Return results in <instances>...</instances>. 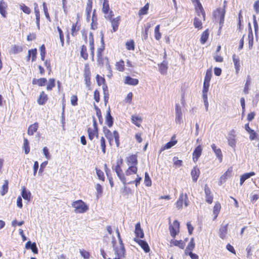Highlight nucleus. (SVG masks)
<instances>
[{"label":"nucleus","mask_w":259,"mask_h":259,"mask_svg":"<svg viewBox=\"0 0 259 259\" xmlns=\"http://www.w3.org/2000/svg\"><path fill=\"white\" fill-rule=\"evenodd\" d=\"M71 205L75 208L74 212L76 213H83L89 210V206L82 200L74 201Z\"/></svg>","instance_id":"nucleus-1"},{"label":"nucleus","mask_w":259,"mask_h":259,"mask_svg":"<svg viewBox=\"0 0 259 259\" xmlns=\"http://www.w3.org/2000/svg\"><path fill=\"white\" fill-rule=\"evenodd\" d=\"M224 7H225V6ZM225 13L226 12L225 8H224L223 9H222L221 8H218L213 12V16L214 17L215 20L216 21H219L220 29H221L223 26Z\"/></svg>","instance_id":"nucleus-2"},{"label":"nucleus","mask_w":259,"mask_h":259,"mask_svg":"<svg viewBox=\"0 0 259 259\" xmlns=\"http://www.w3.org/2000/svg\"><path fill=\"white\" fill-rule=\"evenodd\" d=\"M209 83L203 82V90H202V97L203 102L206 111L208 110V102L207 99V92L209 90Z\"/></svg>","instance_id":"nucleus-3"},{"label":"nucleus","mask_w":259,"mask_h":259,"mask_svg":"<svg viewBox=\"0 0 259 259\" xmlns=\"http://www.w3.org/2000/svg\"><path fill=\"white\" fill-rule=\"evenodd\" d=\"M113 250L115 254L118 256L122 258L125 257V249L123 242L119 244V246L114 247Z\"/></svg>","instance_id":"nucleus-4"},{"label":"nucleus","mask_w":259,"mask_h":259,"mask_svg":"<svg viewBox=\"0 0 259 259\" xmlns=\"http://www.w3.org/2000/svg\"><path fill=\"white\" fill-rule=\"evenodd\" d=\"M176 109V119L175 121L177 123L181 124L183 122V114L181 106L179 104L175 105Z\"/></svg>","instance_id":"nucleus-5"},{"label":"nucleus","mask_w":259,"mask_h":259,"mask_svg":"<svg viewBox=\"0 0 259 259\" xmlns=\"http://www.w3.org/2000/svg\"><path fill=\"white\" fill-rule=\"evenodd\" d=\"M113 139H114L115 140V142L117 147H119L120 145L119 135L118 132L116 131H113L112 136L110 137L109 136V137L107 138V139L108 140L111 146L112 145Z\"/></svg>","instance_id":"nucleus-6"},{"label":"nucleus","mask_w":259,"mask_h":259,"mask_svg":"<svg viewBox=\"0 0 259 259\" xmlns=\"http://www.w3.org/2000/svg\"><path fill=\"white\" fill-rule=\"evenodd\" d=\"M134 240L137 242L144 250L146 253H148L150 251V249L147 242L143 240L139 239L138 238H135Z\"/></svg>","instance_id":"nucleus-7"},{"label":"nucleus","mask_w":259,"mask_h":259,"mask_svg":"<svg viewBox=\"0 0 259 259\" xmlns=\"http://www.w3.org/2000/svg\"><path fill=\"white\" fill-rule=\"evenodd\" d=\"M114 170L116 172L118 177L120 179V180L122 182V183L125 185L126 183V179L124 177V174L122 172V170L121 168V166L118 165H116L114 168Z\"/></svg>","instance_id":"nucleus-8"},{"label":"nucleus","mask_w":259,"mask_h":259,"mask_svg":"<svg viewBox=\"0 0 259 259\" xmlns=\"http://www.w3.org/2000/svg\"><path fill=\"white\" fill-rule=\"evenodd\" d=\"M204 192L205 194V200L209 203L211 204L213 201V196L211 194L210 189L208 187L207 185H205Z\"/></svg>","instance_id":"nucleus-9"},{"label":"nucleus","mask_w":259,"mask_h":259,"mask_svg":"<svg viewBox=\"0 0 259 259\" xmlns=\"http://www.w3.org/2000/svg\"><path fill=\"white\" fill-rule=\"evenodd\" d=\"M135 238H143L144 237V233L143 229L141 227L140 223H137L135 225Z\"/></svg>","instance_id":"nucleus-10"},{"label":"nucleus","mask_w":259,"mask_h":259,"mask_svg":"<svg viewBox=\"0 0 259 259\" xmlns=\"http://www.w3.org/2000/svg\"><path fill=\"white\" fill-rule=\"evenodd\" d=\"M202 151V148L200 145H198L195 148L192 154L193 160L194 162L198 160L201 155Z\"/></svg>","instance_id":"nucleus-11"},{"label":"nucleus","mask_w":259,"mask_h":259,"mask_svg":"<svg viewBox=\"0 0 259 259\" xmlns=\"http://www.w3.org/2000/svg\"><path fill=\"white\" fill-rule=\"evenodd\" d=\"M105 122L109 127H111L113 124L114 118L111 115V110L109 107L107 110Z\"/></svg>","instance_id":"nucleus-12"},{"label":"nucleus","mask_w":259,"mask_h":259,"mask_svg":"<svg viewBox=\"0 0 259 259\" xmlns=\"http://www.w3.org/2000/svg\"><path fill=\"white\" fill-rule=\"evenodd\" d=\"M25 248L27 249H31V251L35 254L38 253V248L35 242H31L29 241L25 244Z\"/></svg>","instance_id":"nucleus-13"},{"label":"nucleus","mask_w":259,"mask_h":259,"mask_svg":"<svg viewBox=\"0 0 259 259\" xmlns=\"http://www.w3.org/2000/svg\"><path fill=\"white\" fill-rule=\"evenodd\" d=\"M159 71L162 75H165L167 73L168 69V63L166 61H163L160 64H158Z\"/></svg>","instance_id":"nucleus-14"},{"label":"nucleus","mask_w":259,"mask_h":259,"mask_svg":"<svg viewBox=\"0 0 259 259\" xmlns=\"http://www.w3.org/2000/svg\"><path fill=\"white\" fill-rule=\"evenodd\" d=\"M175 136H173L171 138V139L170 141L167 142L163 147H162L160 149V152L166 150V149H169L171 148L172 146L175 145L177 143V141L176 140H174V139H175Z\"/></svg>","instance_id":"nucleus-15"},{"label":"nucleus","mask_w":259,"mask_h":259,"mask_svg":"<svg viewBox=\"0 0 259 259\" xmlns=\"http://www.w3.org/2000/svg\"><path fill=\"white\" fill-rule=\"evenodd\" d=\"M228 224L225 225H222L220 227L219 232L220 237L222 239H226V234H227Z\"/></svg>","instance_id":"nucleus-16"},{"label":"nucleus","mask_w":259,"mask_h":259,"mask_svg":"<svg viewBox=\"0 0 259 259\" xmlns=\"http://www.w3.org/2000/svg\"><path fill=\"white\" fill-rule=\"evenodd\" d=\"M48 99V95L45 94L44 91H42L39 95L37 99V103L39 105H43L45 104Z\"/></svg>","instance_id":"nucleus-17"},{"label":"nucleus","mask_w":259,"mask_h":259,"mask_svg":"<svg viewBox=\"0 0 259 259\" xmlns=\"http://www.w3.org/2000/svg\"><path fill=\"white\" fill-rule=\"evenodd\" d=\"M126 162L128 165L137 166L138 164L137 157L136 155H132L127 158Z\"/></svg>","instance_id":"nucleus-18"},{"label":"nucleus","mask_w":259,"mask_h":259,"mask_svg":"<svg viewBox=\"0 0 259 259\" xmlns=\"http://www.w3.org/2000/svg\"><path fill=\"white\" fill-rule=\"evenodd\" d=\"M200 170L197 166H194L192 169L191 172V175L192 178V180L194 182H196L200 175Z\"/></svg>","instance_id":"nucleus-19"},{"label":"nucleus","mask_w":259,"mask_h":259,"mask_svg":"<svg viewBox=\"0 0 259 259\" xmlns=\"http://www.w3.org/2000/svg\"><path fill=\"white\" fill-rule=\"evenodd\" d=\"M124 83L131 85H136L139 83V80L127 76L125 78Z\"/></svg>","instance_id":"nucleus-20"},{"label":"nucleus","mask_w":259,"mask_h":259,"mask_svg":"<svg viewBox=\"0 0 259 259\" xmlns=\"http://www.w3.org/2000/svg\"><path fill=\"white\" fill-rule=\"evenodd\" d=\"M211 147L217 158L219 159L220 161L221 162L222 161L223 155L221 149L217 148V147L214 144H212L211 145Z\"/></svg>","instance_id":"nucleus-21"},{"label":"nucleus","mask_w":259,"mask_h":259,"mask_svg":"<svg viewBox=\"0 0 259 259\" xmlns=\"http://www.w3.org/2000/svg\"><path fill=\"white\" fill-rule=\"evenodd\" d=\"M7 7V4L4 0H1L0 1V14L2 16L6 18L7 17V12L6 9Z\"/></svg>","instance_id":"nucleus-22"},{"label":"nucleus","mask_w":259,"mask_h":259,"mask_svg":"<svg viewBox=\"0 0 259 259\" xmlns=\"http://www.w3.org/2000/svg\"><path fill=\"white\" fill-rule=\"evenodd\" d=\"M233 61L234 64L235 69L236 73H238L240 70V59L238 56H237L235 54L233 55Z\"/></svg>","instance_id":"nucleus-23"},{"label":"nucleus","mask_w":259,"mask_h":259,"mask_svg":"<svg viewBox=\"0 0 259 259\" xmlns=\"http://www.w3.org/2000/svg\"><path fill=\"white\" fill-rule=\"evenodd\" d=\"M120 20V17L118 16L115 18L112 19V20L110 21L111 22V25L113 32H115L117 30Z\"/></svg>","instance_id":"nucleus-24"},{"label":"nucleus","mask_w":259,"mask_h":259,"mask_svg":"<svg viewBox=\"0 0 259 259\" xmlns=\"http://www.w3.org/2000/svg\"><path fill=\"white\" fill-rule=\"evenodd\" d=\"M38 127V124L37 122H35L30 125L28 128L27 134L29 136H32L34 133H35Z\"/></svg>","instance_id":"nucleus-25"},{"label":"nucleus","mask_w":259,"mask_h":259,"mask_svg":"<svg viewBox=\"0 0 259 259\" xmlns=\"http://www.w3.org/2000/svg\"><path fill=\"white\" fill-rule=\"evenodd\" d=\"M21 195L24 199L29 201L31 197V194L29 191L26 190L25 187H23L22 192Z\"/></svg>","instance_id":"nucleus-26"},{"label":"nucleus","mask_w":259,"mask_h":259,"mask_svg":"<svg viewBox=\"0 0 259 259\" xmlns=\"http://www.w3.org/2000/svg\"><path fill=\"white\" fill-rule=\"evenodd\" d=\"M170 243L174 246H178L181 249H184L185 246V243L182 240H177L171 239L170 241Z\"/></svg>","instance_id":"nucleus-27"},{"label":"nucleus","mask_w":259,"mask_h":259,"mask_svg":"<svg viewBox=\"0 0 259 259\" xmlns=\"http://www.w3.org/2000/svg\"><path fill=\"white\" fill-rule=\"evenodd\" d=\"M195 245L194 239L193 238H192L185 250V254H187L189 251H192L194 249Z\"/></svg>","instance_id":"nucleus-28"},{"label":"nucleus","mask_w":259,"mask_h":259,"mask_svg":"<svg viewBox=\"0 0 259 259\" xmlns=\"http://www.w3.org/2000/svg\"><path fill=\"white\" fill-rule=\"evenodd\" d=\"M88 133L89 135V138L91 140H93L95 137L97 138H98V131H97L96 133V130H93V129H92L91 127H89L88 128Z\"/></svg>","instance_id":"nucleus-29"},{"label":"nucleus","mask_w":259,"mask_h":259,"mask_svg":"<svg viewBox=\"0 0 259 259\" xmlns=\"http://www.w3.org/2000/svg\"><path fill=\"white\" fill-rule=\"evenodd\" d=\"M22 47L20 46L13 45L10 50V53L16 54L22 51Z\"/></svg>","instance_id":"nucleus-30"},{"label":"nucleus","mask_w":259,"mask_h":259,"mask_svg":"<svg viewBox=\"0 0 259 259\" xmlns=\"http://www.w3.org/2000/svg\"><path fill=\"white\" fill-rule=\"evenodd\" d=\"M23 149L24 150L25 154H27L30 152L29 142L26 138H23Z\"/></svg>","instance_id":"nucleus-31"},{"label":"nucleus","mask_w":259,"mask_h":259,"mask_svg":"<svg viewBox=\"0 0 259 259\" xmlns=\"http://www.w3.org/2000/svg\"><path fill=\"white\" fill-rule=\"evenodd\" d=\"M209 36L208 30L206 29L203 32L201 35L200 41L202 44H204L207 40Z\"/></svg>","instance_id":"nucleus-32"},{"label":"nucleus","mask_w":259,"mask_h":259,"mask_svg":"<svg viewBox=\"0 0 259 259\" xmlns=\"http://www.w3.org/2000/svg\"><path fill=\"white\" fill-rule=\"evenodd\" d=\"M138 171V168L137 166H129L128 168L125 171V175L126 176H130L132 174H136Z\"/></svg>","instance_id":"nucleus-33"},{"label":"nucleus","mask_w":259,"mask_h":259,"mask_svg":"<svg viewBox=\"0 0 259 259\" xmlns=\"http://www.w3.org/2000/svg\"><path fill=\"white\" fill-rule=\"evenodd\" d=\"M35 5L36 6L34 8V12L35 14L36 17V23L37 27V28L39 29V21H40V15H39V11L38 9L37 8V5L35 3Z\"/></svg>","instance_id":"nucleus-34"},{"label":"nucleus","mask_w":259,"mask_h":259,"mask_svg":"<svg viewBox=\"0 0 259 259\" xmlns=\"http://www.w3.org/2000/svg\"><path fill=\"white\" fill-rule=\"evenodd\" d=\"M251 83V77L248 75L246 78V82L245 83L243 92L244 94H248L249 93V86Z\"/></svg>","instance_id":"nucleus-35"},{"label":"nucleus","mask_w":259,"mask_h":259,"mask_svg":"<svg viewBox=\"0 0 259 259\" xmlns=\"http://www.w3.org/2000/svg\"><path fill=\"white\" fill-rule=\"evenodd\" d=\"M80 56L85 60H87L88 58V54L87 53V47L85 45H82L81 46Z\"/></svg>","instance_id":"nucleus-36"},{"label":"nucleus","mask_w":259,"mask_h":259,"mask_svg":"<svg viewBox=\"0 0 259 259\" xmlns=\"http://www.w3.org/2000/svg\"><path fill=\"white\" fill-rule=\"evenodd\" d=\"M104 49L105 48H104V47H101L100 48L98 49L97 56L98 58V62L99 64L102 63L103 64V63L101 62L102 60V52Z\"/></svg>","instance_id":"nucleus-37"},{"label":"nucleus","mask_w":259,"mask_h":259,"mask_svg":"<svg viewBox=\"0 0 259 259\" xmlns=\"http://www.w3.org/2000/svg\"><path fill=\"white\" fill-rule=\"evenodd\" d=\"M184 195L183 193H181L178 200L176 203V207L178 209H180L182 207L183 201H184Z\"/></svg>","instance_id":"nucleus-38"},{"label":"nucleus","mask_w":259,"mask_h":259,"mask_svg":"<svg viewBox=\"0 0 259 259\" xmlns=\"http://www.w3.org/2000/svg\"><path fill=\"white\" fill-rule=\"evenodd\" d=\"M235 135H231L229 136L228 139V144L232 148H234L236 146V140L235 139Z\"/></svg>","instance_id":"nucleus-39"},{"label":"nucleus","mask_w":259,"mask_h":259,"mask_svg":"<svg viewBox=\"0 0 259 259\" xmlns=\"http://www.w3.org/2000/svg\"><path fill=\"white\" fill-rule=\"evenodd\" d=\"M253 23L254 25V32H255V36L256 39L258 38V24L257 21L256 20V16L255 15L253 16Z\"/></svg>","instance_id":"nucleus-40"},{"label":"nucleus","mask_w":259,"mask_h":259,"mask_svg":"<svg viewBox=\"0 0 259 259\" xmlns=\"http://www.w3.org/2000/svg\"><path fill=\"white\" fill-rule=\"evenodd\" d=\"M197 14L198 16H200V15H201L202 16V17L204 20L205 13V12H204V10L203 7L200 2H199V4H198V9L197 10Z\"/></svg>","instance_id":"nucleus-41"},{"label":"nucleus","mask_w":259,"mask_h":259,"mask_svg":"<svg viewBox=\"0 0 259 259\" xmlns=\"http://www.w3.org/2000/svg\"><path fill=\"white\" fill-rule=\"evenodd\" d=\"M116 68L119 71H123L124 69V62L123 60H120L116 63Z\"/></svg>","instance_id":"nucleus-42"},{"label":"nucleus","mask_w":259,"mask_h":259,"mask_svg":"<svg viewBox=\"0 0 259 259\" xmlns=\"http://www.w3.org/2000/svg\"><path fill=\"white\" fill-rule=\"evenodd\" d=\"M144 183L145 184V185L147 187H150L152 185L151 180L147 172H146L145 173Z\"/></svg>","instance_id":"nucleus-43"},{"label":"nucleus","mask_w":259,"mask_h":259,"mask_svg":"<svg viewBox=\"0 0 259 259\" xmlns=\"http://www.w3.org/2000/svg\"><path fill=\"white\" fill-rule=\"evenodd\" d=\"M211 76L212 74L211 70H207L204 77V80L203 82L209 83L211 78Z\"/></svg>","instance_id":"nucleus-44"},{"label":"nucleus","mask_w":259,"mask_h":259,"mask_svg":"<svg viewBox=\"0 0 259 259\" xmlns=\"http://www.w3.org/2000/svg\"><path fill=\"white\" fill-rule=\"evenodd\" d=\"M8 181L5 180L4 184L2 186V191H1V195L2 196L5 195L8 191Z\"/></svg>","instance_id":"nucleus-45"},{"label":"nucleus","mask_w":259,"mask_h":259,"mask_svg":"<svg viewBox=\"0 0 259 259\" xmlns=\"http://www.w3.org/2000/svg\"><path fill=\"white\" fill-rule=\"evenodd\" d=\"M55 86V79L54 78H50L49 80V83L47 86L48 91H51Z\"/></svg>","instance_id":"nucleus-46"},{"label":"nucleus","mask_w":259,"mask_h":259,"mask_svg":"<svg viewBox=\"0 0 259 259\" xmlns=\"http://www.w3.org/2000/svg\"><path fill=\"white\" fill-rule=\"evenodd\" d=\"M149 9V4H146L143 8H142L139 12V15H144L147 13Z\"/></svg>","instance_id":"nucleus-47"},{"label":"nucleus","mask_w":259,"mask_h":259,"mask_svg":"<svg viewBox=\"0 0 259 259\" xmlns=\"http://www.w3.org/2000/svg\"><path fill=\"white\" fill-rule=\"evenodd\" d=\"M160 25H158L155 27V38L156 40H159L161 38V34L159 31Z\"/></svg>","instance_id":"nucleus-48"},{"label":"nucleus","mask_w":259,"mask_h":259,"mask_svg":"<svg viewBox=\"0 0 259 259\" xmlns=\"http://www.w3.org/2000/svg\"><path fill=\"white\" fill-rule=\"evenodd\" d=\"M125 46L126 49L128 50H134L135 49V42L133 40L127 41Z\"/></svg>","instance_id":"nucleus-49"},{"label":"nucleus","mask_w":259,"mask_h":259,"mask_svg":"<svg viewBox=\"0 0 259 259\" xmlns=\"http://www.w3.org/2000/svg\"><path fill=\"white\" fill-rule=\"evenodd\" d=\"M221 209V205L220 203H215L213 207V214L215 215L214 218L218 217V215L220 212Z\"/></svg>","instance_id":"nucleus-50"},{"label":"nucleus","mask_w":259,"mask_h":259,"mask_svg":"<svg viewBox=\"0 0 259 259\" xmlns=\"http://www.w3.org/2000/svg\"><path fill=\"white\" fill-rule=\"evenodd\" d=\"M89 44L90 47V50L94 49V35L92 32L89 33Z\"/></svg>","instance_id":"nucleus-51"},{"label":"nucleus","mask_w":259,"mask_h":259,"mask_svg":"<svg viewBox=\"0 0 259 259\" xmlns=\"http://www.w3.org/2000/svg\"><path fill=\"white\" fill-rule=\"evenodd\" d=\"M101 147L102 152L105 154L106 153V141L103 137H102L100 139Z\"/></svg>","instance_id":"nucleus-52"},{"label":"nucleus","mask_w":259,"mask_h":259,"mask_svg":"<svg viewBox=\"0 0 259 259\" xmlns=\"http://www.w3.org/2000/svg\"><path fill=\"white\" fill-rule=\"evenodd\" d=\"M194 26L195 28H197L198 29L202 28V22L201 21L199 20L198 18L195 17L194 19Z\"/></svg>","instance_id":"nucleus-53"},{"label":"nucleus","mask_w":259,"mask_h":259,"mask_svg":"<svg viewBox=\"0 0 259 259\" xmlns=\"http://www.w3.org/2000/svg\"><path fill=\"white\" fill-rule=\"evenodd\" d=\"M169 231L170 235L173 238H175L179 233V230L175 229L174 227H172L171 225L169 226Z\"/></svg>","instance_id":"nucleus-54"},{"label":"nucleus","mask_w":259,"mask_h":259,"mask_svg":"<svg viewBox=\"0 0 259 259\" xmlns=\"http://www.w3.org/2000/svg\"><path fill=\"white\" fill-rule=\"evenodd\" d=\"M29 54H30L31 56L32 57V61H35L36 59V55H37V50L36 49H31L29 50L28 51Z\"/></svg>","instance_id":"nucleus-55"},{"label":"nucleus","mask_w":259,"mask_h":259,"mask_svg":"<svg viewBox=\"0 0 259 259\" xmlns=\"http://www.w3.org/2000/svg\"><path fill=\"white\" fill-rule=\"evenodd\" d=\"M83 76L84 78L91 77V71L89 65L88 64L85 65V67L84 68Z\"/></svg>","instance_id":"nucleus-56"},{"label":"nucleus","mask_w":259,"mask_h":259,"mask_svg":"<svg viewBox=\"0 0 259 259\" xmlns=\"http://www.w3.org/2000/svg\"><path fill=\"white\" fill-rule=\"evenodd\" d=\"M57 30L59 34V38L61 42L62 46H63L64 44V39L63 31L61 28L59 26L57 27Z\"/></svg>","instance_id":"nucleus-57"},{"label":"nucleus","mask_w":259,"mask_h":259,"mask_svg":"<svg viewBox=\"0 0 259 259\" xmlns=\"http://www.w3.org/2000/svg\"><path fill=\"white\" fill-rule=\"evenodd\" d=\"M20 9L25 13L29 14L31 12V10L29 7L26 6L24 4L20 5Z\"/></svg>","instance_id":"nucleus-58"},{"label":"nucleus","mask_w":259,"mask_h":259,"mask_svg":"<svg viewBox=\"0 0 259 259\" xmlns=\"http://www.w3.org/2000/svg\"><path fill=\"white\" fill-rule=\"evenodd\" d=\"M42 6H43V9H44V13H45V15L46 16V18L50 21V15H49V14L48 13V8H47V4L45 2H44L43 4H42Z\"/></svg>","instance_id":"nucleus-59"},{"label":"nucleus","mask_w":259,"mask_h":259,"mask_svg":"<svg viewBox=\"0 0 259 259\" xmlns=\"http://www.w3.org/2000/svg\"><path fill=\"white\" fill-rule=\"evenodd\" d=\"M96 80L99 85H101L102 84H104L105 82V78L100 76L99 74L96 75Z\"/></svg>","instance_id":"nucleus-60"},{"label":"nucleus","mask_w":259,"mask_h":259,"mask_svg":"<svg viewBox=\"0 0 259 259\" xmlns=\"http://www.w3.org/2000/svg\"><path fill=\"white\" fill-rule=\"evenodd\" d=\"M103 131L104 134L106 138L113 135V133H112L111 131L106 126L103 127Z\"/></svg>","instance_id":"nucleus-61"},{"label":"nucleus","mask_w":259,"mask_h":259,"mask_svg":"<svg viewBox=\"0 0 259 259\" xmlns=\"http://www.w3.org/2000/svg\"><path fill=\"white\" fill-rule=\"evenodd\" d=\"M43 154L45 155V157L48 159H50L51 157V155L49 151L48 148L47 147H45L43 148L42 149Z\"/></svg>","instance_id":"nucleus-62"},{"label":"nucleus","mask_w":259,"mask_h":259,"mask_svg":"<svg viewBox=\"0 0 259 259\" xmlns=\"http://www.w3.org/2000/svg\"><path fill=\"white\" fill-rule=\"evenodd\" d=\"M37 81V84L40 87H42L46 84L47 80L46 78H40L39 79H38Z\"/></svg>","instance_id":"nucleus-63"},{"label":"nucleus","mask_w":259,"mask_h":259,"mask_svg":"<svg viewBox=\"0 0 259 259\" xmlns=\"http://www.w3.org/2000/svg\"><path fill=\"white\" fill-rule=\"evenodd\" d=\"M173 161L174 164L178 167L181 166L183 163L182 160L178 159V158L176 157H174L173 158Z\"/></svg>","instance_id":"nucleus-64"}]
</instances>
